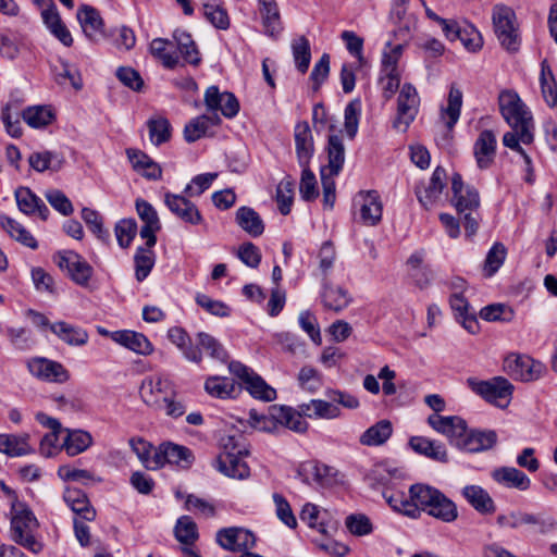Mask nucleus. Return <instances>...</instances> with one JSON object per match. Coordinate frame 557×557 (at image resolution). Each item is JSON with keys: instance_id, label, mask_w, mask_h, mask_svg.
Segmentation results:
<instances>
[{"instance_id": "1", "label": "nucleus", "mask_w": 557, "mask_h": 557, "mask_svg": "<svg viewBox=\"0 0 557 557\" xmlns=\"http://www.w3.org/2000/svg\"><path fill=\"white\" fill-rule=\"evenodd\" d=\"M498 106L503 119L510 126V131L503 135V145L513 152H523V146H533V114L519 95L513 90H503L498 96Z\"/></svg>"}, {"instance_id": "2", "label": "nucleus", "mask_w": 557, "mask_h": 557, "mask_svg": "<svg viewBox=\"0 0 557 557\" xmlns=\"http://www.w3.org/2000/svg\"><path fill=\"white\" fill-rule=\"evenodd\" d=\"M410 493L416 499L419 515L421 511L446 523H451L458 518L457 505L440 490L417 483L410 486Z\"/></svg>"}, {"instance_id": "3", "label": "nucleus", "mask_w": 557, "mask_h": 557, "mask_svg": "<svg viewBox=\"0 0 557 557\" xmlns=\"http://www.w3.org/2000/svg\"><path fill=\"white\" fill-rule=\"evenodd\" d=\"M37 528L38 521L27 505L18 499L11 502L12 540L34 554L42 549V544L34 535Z\"/></svg>"}, {"instance_id": "4", "label": "nucleus", "mask_w": 557, "mask_h": 557, "mask_svg": "<svg viewBox=\"0 0 557 557\" xmlns=\"http://www.w3.org/2000/svg\"><path fill=\"white\" fill-rule=\"evenodd\" d=\"M223 451L216 459V468L223 474L232 478L244 480L250 475V468L243 460V455H247L235 436H226L221 438Z\"/></svg>"}, {"instance_id": "5", "label": "nucleus", "mask_w": 557, "mask_h": 557, "mask_svg": "<svg viewBox=\"0 0 557 557\" xmlns=\"http://www.w3.org/2000/svg\"><path fill=\"white\" fill-rule=\"evenodd\" d=\"M467 385L473 393L500 408L509 405L513 392V385L503 376H495L487 381L469 377Z\"/></svg>"}, {"instance_id": "6", "label": "nucleus", "mask_w": 557, "mask_h": 557, "mask_svg": "<svg viewBox=\"0 0 557 557\" xmlns=\"http://www.w3.org/2000/svg\"><path fill=\"white\" fill-rule=\"evenodd\" d=\"M492 20L502 47L509 52L518 51L520 38L513 10L505 4H496L493 8Z\"/></svg>"}, {"instance_id": "7", "label": "nucleus", "mask_w": 557, "mask_h": 557, "mask_svg": "<svg viewBox=\"0 0 557 557\" xmlns=\"http://www.w3.org/2000/svg\"><path fill=\"white\" fill-rule=\"evenodd\" d=\"M228 370L243 382L245 388L255 398L264 401H272L276 398V391L268 385L253 370L242 362L231 361L228 363Z\"/></svg>"}, {"instance_id": "8", "label": "nucleus", "mask_w": 557, "mask_h": 557, "mask_svg": "<svg viewBox=\"0 0 557 557\" xmlns=\"http://www.w3.org/2000/svg\"><path fill=\"white\" fill-rule=\"evenodd\" d=\"M420 98L411 84H404L397 99V115L394 127L406 132L418 114Z\"/></svg>"}, {"instance_id": "9", "label": "nucleus", "mask_w": 557, "mask_h": 557, "mask_svg": "<svg viewBox=\"0 0 557 557\" xmlns=\"http://www.w3.org/2000/svg\"><path fill=\"white\" fill-rule=\"evenodd\" d=\"M504 370L515 380L531 382L540 379L545 368L529 356L510 354L504 360Z\"/></svg>"}, {"instance_id": "10", "label": "nucleus", "mask_w": 557, "mask_h": 557, "mask_svg": "<svg viewBox=\"0 0 557 557\" xmlns=\"http://www.w3.org/2000/svg\"><path fill=\"white\" fill-rule=\"evenodd\" d=\"M139 394L146 405L158 409L170 396H175V391L169 379L154 375L143 381Z\"/></svg>"}, {"instance_id": "11", "label": "nucleus", "mask_w": 557, "mask_h": 557, "mask_svg": "<svg viewBox=\"0 0 557 557\" xmlns=\"http://www.w3.org/2000/svg\"><path fill=\"white\" fill-rule=\"evenodd\" d=\"M58 267L77 285L87 286L92 276V267L78 253L67 250L59 252L55 257Z\"/></svg>"}, {"instance_id": "12", "label": "nucleus", "mask_w": 557, "mask_h": 557, "mask_svg": "<svg viewBox=\"0 0 557 557\" xmlns=\"http://www.w3.org/2000/svg\"><path fill=\"white\" fill-rule=\"evenodd\" d=\"M216 542L226 550L245 553L255 547L256 536L247 529L232 527L219 530Z\"/></svg>"}, {"instance_id": "13", "label": "nucleus", "mask_w": 557, "mask_h": 557, "mask_svg": "<svg viewBox=\"0 0 557 557\" xmlns=\"http://www.w3.org/2000/svg\"><path fill=\"white\" fill-rule=\"evenodd\" d=\"M453 205L459 214L466 211H478L480 207V196L478 190L469 185H465L459 173L451 177Z\"/></svg>"}, {"instance_id": "14", "label": "nucleus", "mask_w": 557, "mask_h": 557, "mask_svg": "<svg viewBox=\"0 0 557 557\" xmlns=\"http://www.w3.org/2000/svg\"><path fill=\"white\" fill-rule=\"evenodd\" d=\"M428 423L436 432L445 435L451 445L458 447L467 430V423L463 419L456 416H440L433 413L428 418Z\"/></svg>"}, {"instance_id": "15", "label": "nucleus", "mask_w": 557, "mask_h": 557, "mask_svg": "<svg viewBox=\"0 0 557 557\" xmlns=\"http://www.w3.org/2000/svg\"><path fill=\"white\" fill-rule=\"evenodd\" d=\"M29 372L39 380L64 383L69 380V371L60 363L47 358L36 357L27 362Z\"/></svg>"}, {"instance_id": "16", "label": "nucleus", "mask_w": 557, "mask_h": 557, "mask_svg": "<svg viewBox=\"0 0 557 557\" xmlns=\"http://www.w3.org/2000/svg\"><path fill=\"white\" fill-rule=\"evenodd\" d=\"M205 103L210 113L220 111L225 117L232 119L239 111V103L232 92H221L216 86H210L205 94Z\"/></svg>"}, {"instance_id": "17", "label": "nucleus", "mask_w": 557, "mask_h": 557, "mask_svg": "<svg viewBox=\"0 0 557 557\" xmlns=\"http://www.w3.org/2000/svg\"><path fill=\"white\" fill-rule=\"evenodd\" d=\"M497 140L493 131H482L473 144V156L480 170L490 169L496 157Z\"/></svg>"}, {"instance_id": "18", "label": "nucleus", "mask_w": 557, "mask_h": 557, "mask_svg": "<svg viewBox=\"0 0 557 557\" xmlns=\"http://www.w3.org/2000/svg\"><path fill=\"white\" fill-rule=\"evenodd\" d=\"M46 7L41 10V18L49 32L65 47L73 45V37L62 21L60 13L52 0H44Z\"/></svg>"}, {"instance_id": "19", "label": "nucleus", "mask_w": 557, "mask_h": 557, "mask_svg": "<svg viewBox=\"0 0 557 557\" xmlns=\"http://www.w3.org/2000/svg\"><path fill=\"white\" fill-rule=\"evenodd\" d=\"M164 203L169 210L186 223L197 225L202 222V216L190 200L177 194L165 193Z\"/></svg>"}, {"instance_id": "20", "label": "nucleus", "mask_w": 557, "mask_h": 557, "mask_svg": "<svg viewBox=\"0 0 557 557\" xmlns=\"http://www.w3.org/2000/svg\"><path fill=\"white\" fill-rule=\"evenodd\" d=\"M136 211L144 222L140 237L146 239V246L153 247L157 243L156 233L161 228L160 220L154 208L144 199L136 200Z\"/></svg>"}, {"instance_id": "21", "label": "nucleus", "mask_w": 557, "mask_h": 557, "mask_svg": "<svg viewBox=\"0 0 557 557\" xmlns=\"http://www.w3.org/2000/svg\"><path fill=\"white\" fill-rule=\"evenodd\" d=\"M76 16L89 40L97 42L104 38V24L98 10L90 5H82Z\"/></svg>"}, {"instance_id": "22", "label": "nucleus", "mask_w": 557, "mask_h": 557, "mask_svg": "<svg viewBox=\"0 0 557 557\" xmlns=\"http://www.w3.org/2000/svg\"><path fill=\"white\" fill-rule=\"evenodd\" d=\"M360 205V219L369 226L376 225L382 219L383 206L375 190L360 191L357 197Z\"/></svg>"}, {"instance_id": "23", "label": "nucleus", "mask_w": 557, "mask_h": 557, "mask_svg": "<svg viewBox=\"0 0 557 557\" xmlns=\"http://www.w3.org/2000/svg\"><path fill=\"white\" fill-rule=\"evenodd\" d=\"M125 152L135 172L147 180L157 181L162 177L161 166L147 153L134 148H127Z\"/></svg>"}, {"instance_id": "24", "label": "nucleus", "mask_w": 557, "mask_h": 557, "mask_svg": "<svg viewBox=\"0 0 557 557\" xmlns=\"http://www.w3.org/2000/svg\"><path fill=\"white\" fill-rule=\"evenodd\" d=\"M63 499L71 510L85 521H94L96 518V510L91 506L85 492L78 488L67 487L64 491Z\"/></svg>"}, {"instance_id": "25", "label": "nucleus", "mask_w": 557, "mask_h": 557, "mask_svg": "<svg viewBox=\"0 0 557 557\" xmlns=\"http://www.w3.org/2000/svg\"><path fill=\"white\" fill-rule=\"evenodd\" d=\"M264 34L277 37L283 30L280 9L276 0H257Z\"/></svg>"}, {"instance_id": "26", "label": "nucleus", "mask_w": 557, "mask_h": 557, "mask_svg": "<svg viewBox=\"0 0 557 557\" xmlns=\"http://www.w3.org/2000/svg\"><path fill=\"white\" fill-rule=\"evenodd\" d=\"M295 146L299 165L305 168L314 152L313 137L307 122H300L295 126Z\"/></svg>"}, {"instance_id": "27", "label": "nucleus", "mask_w": 557, "mask_h": 557, "mask_svg": "<svg viewBox=\"0 0 557 557\" xmlns=\"http://www.w3.org/2000/svg\"><path fill=\"white\" fill-rule=\"evenodd\" d=\"M159 457L160 468L165 463H170L186 469L190 467L194 459L191 451L187 447L172 443H164L159 446Z\"/></svg>"}, {"instance_id": "28", "label": "nucleus", "mask_w": 557, "mask_h": 557, "mask_svg": "<svg viewBox=\"0 0 557 557\" xmlns=\"http://www.w3.org/2000/svg\"><path fill=\"white\" fill-rule=\"evenodd\" d=\"M409 446L419 455H423L434 461L448 462V454L444 444L424 436H412Z\"/></svg>"}, {"instance_id": "29", "label": "nucleus", "mask_w": 557, "mask_h": 557, "mask_svg": "<svg viewBox=\"0 0 557 557\" xmlns=\"http://www.w3.org/2000/svg\"><path fill=\"white\" fill-rule=\"evenodd\" d=\"M497 436L494 431H468L466 430L462 441L458 443V448L478 453L492 448L496 443Z\"/></svg>"}, {"instance_id": "30", "label": "nucleus", "mask_w": 557, "mask_h": 557, "mask_svg": "<svg viewBox=\"0 0 557 557\" xmlns=\"http://www.w3.org/2000/svg\"><path fill=\"white\" fill-rule=\"evenodd\" d=\"M15 199L20 211L24 214L33 215L38 213L42 220L48 218L49 209L28 187H18L15 190Z\"/></svg>"}, {"instance_id": "31", "label": "nucleus", "mask_w": 557, "mask_h": 557, "mask_svg": "<svg viewBox=\"0 0 557 557\" xmlns=\"http://www.w3.org/2000/svg\"><path fill=\"white\" fill-rule=\"evenodd\" d=\"M112 339L138 355L148 356L153 351L152 344L141 333L128 330L117 331L112 334Z\"/></svg>"}, {"instance_id": "32", "label": "nucleus", "mask_w": 557, "mask_h": 557, "mask_svg": "<svg viewBox=\"0 0 557 557\" xmlns=\"http://www.w3.org/2000/svg\"><path fill=\"white\" fill-rule=\"evenodd\" d=\"M327 510L320 509L317 505L307 503L300 511V520L309 528L317 529L322 534H326L330 529L336 528V522L326 517Z\"/></svg>"}, {"instance_id": "33", "label": "nucleus", "mask_w": 557, "mask_h": 557, "mask_svg": "<svg viewBox=\"0 0 557 557\" xmlns=\"http://www.w3.org/2000/svg\"><path fill=\"white\" fill-rule=\"evenodd\" d=\"M446 171L442 166H436L423 189L417 188L416 194L423 207L432 206L442 195L445 187Z\"/></svg>"}, {"instance_id": "34", "label": "nucleus", "mask_w": 557, "mask_h": 557, "mask_svg": "<svg viewBox=\"0 0 557 557\" xmlns=\"http://www.w3.org/2000/svg\"><path fill=\"white\" fill-rule=\"evenodd\" d=\"M492 478L498 484L507 488H516L519 491H527L531 484V481L525 473L512 467H503L495 469L492 472Z\"/></svg>"}, {"instance_id": "35", "label": "nucleus", "mask_w": 557, "mask_h": 557, "mask_svg": "<svg viewBox=\"0 0 557 557\" xmlns=\"http://www.w3.org/2000/svg\"><path fill=\"white\" fill-rule=\"evenodd\" d=\"M221 123L218 113L202 114L191 119L184 127V138L187 143H194L207 135L210 126Z\"/></svg>"}, {"instance_id": "36", "label": "nucleus", "mask_w": 557, "mask_h": 557, "mask_svg": "<svg viewBox=\"0 0 557 557\" xmlns=\"http://www.w3.org/2000/svg\"><path fill=\"white\" fill-rule=\"evenodd\" d=\"M461 494L478 512L482 515L495 512V503L483 487L479 485H467L462 488Z\"/></svg>"}, {"instance_id": "37", "label": "nucleus", "mask_w": 557, "mask_h": 557, "mask_svg": "<svg viewBox=\"0 0 557 557\" xmlns=\"http://www.w3.org/2000/svg\"><path fill=\"white\" fill-rule=\"evenodd\" d=\"M272 416L280 424L294 432L305 433L308 430V422L304 419L305 414L300 409L296 411L290 407L273 406Z\"/></svg>"}, {"instance_id": "38", "label": "nucleus", "mask_w": 557, "mask_h": 557, "mask_svg": "<svg viewBox=\"0 0 557 557\" xmlns=\"http://www.w3.org/2000/svg\"><path fill=\"white\" fill-rule=\"evenodd\" d=\"M310 419H335L341 416V408L332 401L311 399L298 407Z\"/></svg>"}, {"instance_id": "39", "label": "nucleus", "mask_w": 557, "mask_h": 557, "mask_svg": "<svg viewBox=\"0 0 557 557\" xmlns=\"http://www.w3.org/2000/svg\"><path fill=\"white\" fill-rule=\"evenodd\" d=\"M168 337L183 352L187 360L195 363L202 361L200 349L191 344L190 337L182 327H171L168 332Z\"/></svg>"}, {"instance_id": "40", "label": "nucleus", "mask_w": 557, "mask_h": 557, "mask_svg": "<svg viewBox=\"0 0 557 557\" xmlns=\"http://www.w3.org/2000/svg\"><path fill=\"white\" fill-rule=\"evenodd\" d=\"M321 298L324 308L334 312L344 310L352 300L351 296L346 289L330 284L323 285Z\"/></svg>"}, {"instance_id": "41", "label": "nucleus", "mask_w": 557, "mask_h": 557, "mask_svg": "<svg viewBox=\"0 0 557 557\" xmlns=\"http://www.w3.org/2000/svg\"><path fill=\"white\" fill-rule=\"evenodd\" d=\"M29 435L0 434V451L10 457H20L34 453L28 444Z\"/></svg>"}, {"instance_id": "42", "label": "nucleus", "mask_w": 557, "mask_h": 557, "mask_svg": "<svg viewBox=\"0 0 557 557\" xmlns=\"http://www.w3.org/2000/svg\"><path fill=\"white\" fill-rule=\"evenodd\" d=\"M383 497L393 510L406 515L410 518H419V510L416 506L417 502L412 498L411 493L407 496L404 492L384 491Z\"/></svg>"}, {"instance_id": "43", "label": "nucleus", "mask_w": 557, "mask_h": 557, "mask_svg": "<svg viewBox=\"0 0 557 557\" xmlns=\"http://www.w3.org/2000/svg\"><path fill=\"white\" fill-rule=\"evenodd\" d=\"M51 332L71 346H82L88 341V333L82 327L60 321L50 325Z\"/></svg>"}, {"instance_id": "44", "label": "nucleus", "mask_w": 557, "mask_h": 557, "mask_svg": "<svg viewBox=\"0 0 557 557\" xmlns=\"http://www.w3.org/2000/svg\"><path fill=\"white\" fill-rule=\"evenodd\" d=\"M129 445L146 469H160L159 447L153 448L150 443L143 438H131Z\"/></svg>"}, {"instance_id": "45", "label": "nucleus", "mask_w": 557, "mask_h": 557, "mask_svg": "<svg viewBox=\"0 0 557 557\" xmlns=\"http://www.w3.org/2000/svg\"><path fill=\"white\" fill-rule=\"evenodd\" d=\"M393 434V425L388 420H381L367 429L359 442L364 446H380L387 442Z\"/></svg>"}, {"instance_id": "46", "label": "nucleus", "mask_w": 557, "mask_h": 557, "mask_svg": "<svg viewBox=\"0 0 557 557\" xmlns=\"http://www.w3.org/2000/svg\"><path fill=\"white\" fill-rule=\"evenodd\" d=\"M205 389L212 397L225 399L233 397L239 387L230 377L213 375L206 380Z\"/></svg>"}, {"instance_id": "47", "label": "nucleus", "mask_w": 557, "mask_h": 557, "mask_svg": "<svg viewBox=\"0 0 557 557\" xmlns=\"http://www.w3.org/2000/svg\"><path fill=\"white\" fill-rule=\"evenodd\" d=\"M237 224L249 235L257 237L264 231L260 215L251 208L240 207L236 212Z\"/></svg>"}, {"instance_id": "48", "label": "nucleus", "mask_w": 557, "mask_h": 557, "mask_svg": "<svg viewBox=\"0 0 557 557\" xmlns=\"http://www.w3.org/2000/svg\"><path fill=\"white\" fill-rule=\"evenodd\" d=\"M0 225L1 227L15 240L20 242L26 247L32 249L37 248V242L33 237V235L23 227L21 223L15 221L14 219L1 214L0 215Z\"/></svg>"}, {"instance_id": "49", "label": "nucleus", "mask_w": 557, "mask_h": 557, "mask_svg": "<svg viewBox=\"0 0 557 557\" xmlns=\"http://www.w3.org/2000/svg\"><path fill=\"white\" fill-rule=\"evenodd\" d=\"M329 164L324 169L329 171L330 176L337 175L345 161V148L342 139L337 135H331L327 144Z\"/></svg>"}, {"instance_id": "50", "label": "nucleus", "mask_w": 557, "mask_h": 557, "mask_svg": "<svg viewBox=\"0 0 557 557\" xmlns=\"http://www.w3.org/2000/svg\"><path fill=\"white\" fill-rule=\"evenodd\" d=\"M67 435L62 447L69 456H76L85 451L92 443V437L88 432L82 430H66Z\"/></svg>"}, {"instance_id": "51", "label": "nucleus", "mask_w": 557, "mask_h": 557, "mask_svg": "<svg viewBox=\"0 0 557 557\" xmlns=\"http://www.w3.org/2000/svg\"><path fill=\"white\" fill-rule=\"evenodd\" d=\"M29 165L37 172L46 170L59 171L63 165V158L51 151L34 152L28 158Z\"/></svg>"}, {"instance_id": "52", "label": "nucleus", "mask_w": 557, "mask_h": 557, "mask_svg": "<svg viewBox=\"0 0 557 557\" xmlns=\"http://www.w3.org/2000/svg\"><path fill=\"white\" fill-rule=\"evenodd\" d=\"M461 106L462 92L453 85L448 94L447 107L442 111V119L445 121L448 128H453L459 120Z\"/></svg>"}, {"instance_id": "53", "label": "nucleus", "mask_w": 557, "mask_h": 557, "mask_svg": "<svg viewBox=\"0 0 557 557\" xmlns=\"http://www.w3.org/2000/svg\"><path fill=\"white\" fill-rule=\"evenodd\" d=\"M200 351L205 350L211 358L226 362L228 359V354L223 347V345L212 335L199 332L197 334V345Z\"/></svg>"}, {"instance_id": "54", "label": "nucleus", "mask_w": 557, "mask_h": 557, "mask_svg": "<svg viewBox=\"0 0 557 557\" xmlns=\"http://www.w3.org/2000/svg\"><path fill=\"white\" fill-rule=\"evenodd\" d=\"M22 116L30 127L41 128L52 122L54 114L47 106H35L25 109Z\"/></svg>"}, {"instance_id": "55", "label": "nucleus", "mask_w": 557, "mask_h": 557, "mask_svg": "<svg viewBox=\"0 0 557 557\" xmlns=\"http://www.w3.org/2000/svg\"><path fill=\"white\" fill-rule=\"evenodd\" d=\"M173 37L184 60L193 65L199 64V52L191 36L184 30H175Z\"/></svg>"}, {"instance_id": "56", "label": "nucleus", "mask_w": 557, "mask_h": 557, "mask_svg": "<svg viewBox=\"0 0 557 557\" xmlns=\"http://www.w3.org/2000/svg\"><path fill=\"white\" fill-rule=\"evenodd\" d=\"M149 138L154 146H160L170 140L172 127L168 119L159 116L147 122Z\"/></svg>"}, {"instance_id": "57", "label": "nucleus", "mask_w": 557, "mask_h": 557, "mask_svg": "<svg viewBox=\"0 0 557 557\" xmlns=\"http://www.w3.org/2000/svg\"><path fill=\"white\" fill-rule=\"evenodd\" d=\"M152 247H139L135 253V275L137 281H144L150 273L154 264V253Z\"/></svg>"}, {"instance_id": "58", "label": "nucleus", "mask_w": 557, "mask_h": 557, "mask_svg": "<svg viewBox=\"0 0 557 557\" xmlns=\"http://www.w3.org/2000/svg\"><path fill=\"white\" fill-rule=\"evenodd\" d=\"M292 49L297 70L302 74L306 73L311 60L310 45L308 39L305 36L298 37L293 41Z\"/></svg>"}, {"instance_id": "59", "label": "nucleus", "mask_w": 557, "mask_h": 557, "mask_svg": "<svg viewBox=\"0 0 557 557\" xmlns=\"http://www.w3.org/2000/svg\"><path fill=\"white\" fill-rule=\"evenodd\" d=\"M203 14L206 18L219 29H227L231 25L230 16L225 8L215 3H205Z\"/></svg>"}, {"instance_id": "60", "label": "nucleus", "mask_w": 557, "mask_h": 557, "mask_svg": "<svg viewBox=\"0 0 557 557\" xmlns=\"http://www.w3.org/2000/svg\"><path fill=\"white\" fill-rule=\"evenodd\" d=\"M507 256V249L502 243H495L488 250L485 262L484 272L486 276L494 275L503 265Z\"/></svg>"}, {"instance_id": "61", "label": "nucleus", "mask_w": 557, "mask_h": 557, "mask_svg": "<svg viewBox=\"0 0 557 557\" xmlns=\"http://www.w3.org/2000/svg\"><path fill=\"white\" fill-rule=\"evenodd\" d=\"M294 200V182L289 178L282 180L276 188V201L283 215L290 212Z\"/></svg>"}, {"instance_id": "62", "label": "nucleus", "mask_w": 557, "mask_h": 557, "mask_svg": "<svg viewBox=\"0 0 557 557\" xmlns=\"http://www.w3.org/2000/svg\"><path fill=\"white\" fill-rule=\"evenodd\" d=\"M82 219L87 224L89 230L101 240L106 242L109 239L110 234L103 227V219L101 214L90 208H84L82 210Z\"/></svg>"}, {"instance_id": "63", "label": "nucleus", "mask_w": 557, "mask_h": 557, "mask_svg": "<svg viewBox=\"0 0 557 557\" xmlns=\"http://www.w3.org/2000/svg\"><path fill=\"white\" fill-rule=\"evenodd\" d=\"M174 531L176 540L186 545L193 544L198 537L197 525L188 516L177 520Z\"/></svg>"}, {"instance_id": "64", "label": "nucleus", "mask_w": 557, "mask_h": 557, "mask_svg": "<svg viewBox=\"0 0 557 557\" xmlns=\"http://www.w3.org/2000/svg\"><path fill=\"white\" fill-rule=\"evenodd\" d=\"M361 102L359 99L351 100L345 108L344 127L347 136L352 139L358 132Z\"/></svg>"}]
</instances>
